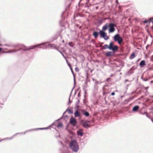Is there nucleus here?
Here are the masks:
<instances>
[{"label":"nucleus","mask_w":153,"mask_h":153,"mask_svg":"<svg viewBox=\"0 0 153 153\" xmlns=\"http://www.w3.org/2000/svg\"><path fill=\"white\" fill-rule=\"evenodd\" d=\"M115 25L112 23H110L108 24V23L105 24L102 27V30L99 31L100 36L101 38H102L104 39L107 40L109 39L108 37L106 36V33L104 32V31L106 30L108 27H109V33H112L114 32L115 29L114 28Z\"/></svg>","instance_id":"obj_1"},{"label":"nucleus","mask_w":153,"mask_h":153,"mask_svg":"<svg viewBox=\"0 0 153 153\" xmlns=\"http://www.w3.org/2000/svg\"><path fill=\"white\" fill-rule=\"evenodd\" d=\"M54 123H53L52 124H51V125L50 126H48V127H45V128H35V129H31L30 130H28L26 131H25L24 133H16L15 134L13 135V136L11 137L10 138H7L5 139H4V140L6 139V140H11L13 138V137L16 135H17L18 134H26V133H27V132L31 131H36L37 130H43V129H48L49 128V127L51 126H53L54 125Z\"/></svg>","instance_id":"obj_2"},{"label":"nucleus","mask_w":153,"mask_h":153,"mask_svg":"<svg viewBox=\"0 0 153 153\" xmlns=\"http://www.w3.org/2000/svg\"><path fill=\"white\" fill-rule=\"evenodd\" d=\"M70 146L73 151L76 152L79 150V147L78 145L75 140L71 141L70 143Z\"/></svg>","instance_id":"obj_3"},{"label":"nucleus","mask_w":153,"mask_h":153,"mask_svg":"<svg viewBox=\"0 0 153 153\" xmlns=\"http://www.w3.org/2000/svg\"><path fill=\"white\" fill-rule=\"evenodd\" d=\"M114 39L115 41H118V43L120 44L123 41L122 38L118 34H117L114 36Z\"/></svg>","instance_id":"obj_4"},{"label":"nucleus","mask_w":153,"mask_h":153,"mask_svg":"<svg viewBox=\"0 0 153 153\" xmlns=\"http://www.w3.org/2000/svg\"><path fill=\"white\" fill-rule=\"evenodd\" d=\"M109 47V49L110 50H112L114 51H116L118 49V46L117 45H114L113 43L112 42L110 43Z\"/></svg>","instance_id":"obj_5"},{"label":"nucleus","mask_w":153,"mask_h":153,"mask_svg":"<svg viewBox=\"0 0 153 153\" xmlns=\"http://www.w3.org/2000/svg\"><path fill=\"white\" fill-rule=\"evenodd\" d=\"M70 123L73 126H74L76 124V121L74 118H71L70 119Z\"/></svg>","instance_id":"obj_6"},{"label":"nucleus","mask_w":153,"mask_h":153,"mask_svg":"<svg viewBox=\"0 0 153 153\" xmlns=\"http://www.w3.org/2000/svg\"><path fill=\"white\" fill-rule=\"evenodd\" d=\"M90 123L89 121H86L84 123L83 126L86 128H87L90 127V125L89 124Z\"/></svg>","instance_id":"obj_7"},{"label":"nucleus","mask_w":153,"mask_h":153,"mask_svg":"<svg viewBox=\"0 0 153 153\" xmlns=\"http://www.w3.org/2000/svg\"><path fill=\"white\" fill-rule=\"evenodd\" d=\"M114 54V53L111 51H108L106 53L105 55L107 56H112Z\"/></svg>","instance_id":"obj_8"},{"label":"nucleus","mask_w":153,"mask_h":153,"mask_svg":"<svg viewBox=\"0 0 153 153\" xmlns=\"http://www.w3.org/2000/svg\"><path fill=\"white\" fill-rule=\"evenodd\" d=\"M77 134L78 135L82 136L83 135V133L82 130L81 129H80L77 131Z\"/></svg>","instance_id":"obj_9"},{"label":"nucleus","mask_w":153,"mask_h":153,"mask_svg":"<svg viewBox=\"0 0 153 153\" xmlns=\"http://www.w3.org/2000/svg\"><path fill=\"white\" fill-rule=\"evenodd\" d=\"M45 44V43H42V44H41L37 45H33L31 46L29 48H30V49H34L35 48L37 47L39 45H42L43 44Z\"/></svg>","instance_id":"obj_10"},{"label":"nucleus","mask_w":153,"mask_h":153,"mask_svg":"<svg viewBox=\"0 0 153 153\" xmlns=\"http://www.w3.org/2000/svg\"><path fill=\"white\" fill-rule=\"evenodd\" d=\"M43 46L44 47H45V48H55V47L54 46V45H52L51 44H48V45H43Z\"/></svg>","instance_id":"obj_11"},{"label":"nucleus","mask_w":153,"mask_h":153,"mask_svg":"<svg viewBox=\"0 0 153 153\" xmlns=\"http://www.w3.org/2000/svg\"><path fill=\"white\" fill-rule=\"evenodd\" d=\"M146 65V62L145 60H143L141 61L140 63V65L141 68L143 67V66Z\"/></svg>","instance_id":"obj_12"},{"label":"nucleus","mask_w":153,"mask_h":153,"mask_svg":"<svg viewBox=\"0 0 153 153\" xmlns=\"http://www.w3.org/2000/svg\"><path fill=\"white\" fill-rule=\"evenodd\" d=\"M99 33L100 34L99 32L98 33L97 32L94 31L93 33V35L95 38H96L98 37Z\"/></svg>","instance_id":"obj_13"},{"label":"nucleus","mask_w":153,"mask_h":153,"mask_svg":"<svg viewBox=\"0 0 153 153\" xmlns=\"http://www.w3.org/2000/svg\"><path fill=\"white\" fill-rule=\"evenodd\" d=\"M139 108V106L138 105H136L133 107L132 110L134 111H137Z\"/></svg>","instance_id":"obj_14"},{"label":"nucleus","mask_w":153,"mask_h":153,"mask_svg":"<svg viewBox=\"0 0 153 153\" xmlns=\"http://www.w3.org/2000/svg\"><path fill=\"white\" fill-rule=\"evenodd\" d=\"M80 115V113L79 111H77L75 112L74 113V116L75 117H79Z\"/></svg>","instance_id":"obj_15"},{"label":"nucleus","mask_w":153,"mask_h":153,"mask_svg":"<svg viewBox=\"0 0 153 153\" xmlns=\"http://www.w3.org/2000/svg\"><path fill=\"white\" fill-rule=\"evenodd\" d=\"M83 114L86 117H88L89 115V113L87 111L84 112Z\"/></svg>","instance_id":"obj_16"},{"label":"nucleus","mask_w":153,"mask_h":153,"mask_svg":"<svg viewBox=\"0 0 153 153\" xmlns=\"http://www.w3.org/2000/svg\"><path fill=\"white\" fill-rule=\"evenodd\" d=\"M109 46L105 44L104 45L103 48V49H105L107 48L109 49Z\"/></svg>","instance_id":"obj_17"},{"label":"nucleus","mask_w":153,"mask_h":153,"mask_svg":"<svg viewBox=\"0 0 153 153\" xmlns=\"http://www.w3.org/2000/svg\"><path fill=\"white\" fill-rule=\"evenodd\" d=\"M62 123H59L58 125L57 126V128H59L60 127H62Z\"/></svg>","instance_id":"obj_18"},{"label":"nucleus","mask_w":153,"mask_h":153,"mask_svg":"<svg viewBox=\"0 0 153 153\" xmlns=\"http://www.w3.org/2000/svg\"><path fill=\"white\" fill-rule=\"evenodd\" d=\"M135 57V53H132L131 56V59H133Z\"/></svg>","instance_id":"obj_19"},{"label":"nucleus","mask_w":153,"mask_h":153,"mask_svg":"<svg viewBox=\"0 0 153 153\" xmlns=\"http://www.w3.org/2000/svg\"><path fill=\"white\" fill-rule=\"evenodd\" d=\"M149 23H150V22H152L153 24V18H150L149 19Z\"/></svg>","instance_id":"obj_20"},{"label":"nucleus","mask_w":153,"mask_h":153,"mask_svg":"<svg viewBox=\"0 0 153 153\" xmlns=\"http://www.w3.org/2000/svg\"><path fill=\"white\" fill-rule=\"evenodd\" d=\"M70 69H71V72H72V74H73V75H74V82L75 83V76H74V72L73 71V70H72V69L71 67H70Z\"/></svg>","instance_id":"obj_21"},{"label":"nucleus","mask_w":153,"mask_h":153,"mask_svg":"<svg viewBox=\"0 0 153 153\" xmlns=\"http://www.w3.org/2000/svg\"><path fill=\"white\" fill-rule=\"evenodd\" d=\"M101 83V82L99 81H96L95 84L96 85L100 84Z\"/></svg>","instance_id":"obj_22"},{"label":"nucleus","mask_w":153,"mask_h":153,"mask_svg":"<svg viewBox=\"0 0 153 153\" xmlns=\"http://www.w3.org/2000/svg\"><path fill=\"white\" fill-rule=\"evenodd\" d=\"M30 49L29 48H26L25 47V49H22V50L23 51H27V50H29Z\"/></svg>","instance_id":"obj_23"},{"label":"nucleus","mask_w":153,"mask_h":153,"mask_svg":"<svg viewBox=\"0 0 153 153\" xmlns=\"http://www.w3.org/2000/svg\"><path fill=\"white\" fill-rule=\"evenodd\" d=\"M68 112L69 114H71L72 113V111H71V110L70 109H69L68 111Z\"/></svg>","instance_id":"obj_24"},{"label":"nucleus","mask_w":153,"mask_h":153,"mask_svg":"<svg viewBox=\"0 0 153 153\" xmlns=\"http://www.w3.org/2000/svg\"><path fill=\"white\" fill-rule=\"evenodd\" d=\"M149 20H145L144 21H143V22L144 23H146L148 22H149Z\"/></svg>","instance_id":"obj_25"},{"label":"nucleus","mask_w":153,"mask_h":153,"mask_svg":"<svg viewBox=\"0 0 153 153\" xmlns=\"http://www.w3.org/2000/svg\"><path fill=\"white\" fill-rule=\"evenodd\" d=\"M5 45L8 46L9 47H14L13 45Z\"/></svg>","instance_id":"obj_26"},{"label":"nucleus","mask_w":153,"mask_h":153,"mask_svg":"<svg viewBox=\"0 0 153 153\" xmlns=\"http://www.w3.org/2000/svg\"><path fill=\"white\" fill-rule=\"evenodd\" d=\"M60 53L62 55V56H63V57L65 58H66V57L64 56V55L61 52V51H60Z\"/></svg>","instance_id":"obj_27"},{"label":"nucleus","mask_w":153,"mask_h":153,"mask_svg":"<svg viewBox=\"0 0 153 153\" xmlns=\"http://www.w3.org/2000/svg\"><path fill=\"white\" fill-rule=\"evenodd\" d=\"M12 52H13V51H12V52H10V51L5 52V51H4V52H3V53H9Z\"/></svg>","instance_id":"obj_28"},{"label":"nucleus","mask_w":153,"mask_h":153,"mask_svg":"<svg viewBox=\"0 0 153 153\" xmlns=\"http://www.w3.org/2000/svg\"><path fill=\"white\" fill-rule=\"evenodd\" d=\"M115 93L114 92H112L111 93V95H112V96H114L115 95Z\"/></svg>","instance_id":"obj_29"},{"label":"nucleus","mask_w":153,"mask_h":153,"mask_svg":"<svg viewBox=\"0 0 153 153\" xmlns=\"http://www.w3.org/2000/svg\"><path fill=\"white\" fill-rule=\"evenodd\" d=\"M75 70L76 71H77L78 70V69L77 68H75Z\"/></svg>","instance_id":"obj_30"},{"label":"nucleus","mask_w":153,"mask_h":153,"mask_svg":"<svg viewBox=\"0 0 153 153\" xmlns=\"http://www.w3.org/2000/svg\"><path fill=\"white\" fill-rule=\"evenodd\" d=\"M67 64H68V65L70 67V68L71 67V65L69 63H68Z\"/></svg>","instance_id":"obj_31"},{"label":"nucleus","mask_w":153,"mask_h":153,"mask_svg":"<svg viewBox=\"0 0 153 153\" xmlns=\"http://www.w3.org/2000/svg\"><path fill=\"white\" fill-rule=\"evenodd\" d=\"M71 43H69V45L71 46H72V45H71Z\"/></svg>","instance_id":"obj_32"},{"label":"nucleus","mask_w":153,"mask_h":153,"mask_svg":"<svg viewBox=\"0 0 153 153\" xmlns=\"http://www.w3.org/2000/svg\"><path fill=\"white\" fill-rule=\"evenodd\" d=\"M65 59H66V62H67V63H68V60L67 59H66V58H65Z\"/></svg>","instance_id":"obj_33"},{"label":"nucleus","mask_w":153,"mask_h":153,"mask_svg":"<svg viewBox=\"0 0 153 153\" xmlns=\"http://www.w3.org/2000/svg\"><path fill=\"white\" fill-rule=\"evenodd\" d=\"M59 143H60L62 145V142H60Z\"/></svg>","instance_id":"obj_34"},{"label":"nucleus","mask_w":153,"mask_h":153,"mask_svg":"<svg viewBox=\"0 0 153 153\" xmlns=\"http://www.w3.org/2000/svg\"><path fill=\"white\" fill-rule=\"evenodd\" d=\"M145 113L146 114V117H148L147 114L146 113Z\"/></svg>","instance_id":"obj_35"},{"label":"nucleus","mask_w":153,"mask_h":153,"mask_svg":"<svg viewBox=\"0 0 153 153\" xmlns=\"http://www.w3.org/2000/svg\"><path fill=\"white\" fill-rule=\"evenodd\" d=\"M2 50V48H0V51Z\"/></svg>","instance_id":"obj_36"},{"label":"nucleus","mask_w":153,"mask_h":153,"mask_svg":"<svg viewBox=\"0 0 153 153\" xmlns=\"http://www.w3.org/2000/svg\"><path fill=\"white\" fill-rule=\"evenodd\" d=\"M69 102H70V98H69Z\"/></svg>","instance_id":"obj_37"},{"label":"nucleus","mask_w":153,"mask_h":153,"mask_svg":"<svg viewBox=\"0 0 153 153\" xmlns=\"http://www.w3.org/2000/svg\"><path fill=\"white\" fill-rule=\"evenodd\" d=\"M78 102H79V100H78Z\"/></svg>","instance_id":"obj_38"},{"label":"nucleus","mask_w":153,"mask_h":153,"mask_svg":"<svg viewBox=\"0 0 153 153\" xmlns=\"http://www.w3.org/2000/svg\"><path fill=\"white\" fill-rule=\"evenodd\" d=\"M151 97H152L153 98V96H151Z\"/></svg>","instance_id":"obj_39"},{"label":"nucleus","mask_w":153,"mask_h":153,"mask_svg":"<svg viewBox=\"0 0 153 153\" xmlns=\"http://www.w3.org/2000/svg\"><path fill=\"white\" fill-rule=\"evenodd\" d=\"M62 42H64V41L63 40V41H62Z\"/></svg>","instance_id":"obj_40"},{"label":"nucleus","mask_w":153,"mask_h":153,"mask_svg":"<svg viewBox=\"0 0 153 153\" xmlns=\"http://www.w3.org/2000/svg\"><path fill=\"white\" fill-rule=\"evenodd\" d=\"M152 122H153V120H152Z\"/></svg>","instance_id":"obj_41"},{"label":"nucleus","mask_w":153,"mask_h":153,"mask_svg":"<svg viewBox=\"0 0 153 153\" xmlns=\"http://www.w3.org/2000/svg\"><path fill=\"white\" fill-rule=\"evenodd\" d=\"M152 122H153V120H152Z\"/></svg>","instance_id":"obj_42"},{"label":"nucleus","mask_w":153,"mask_h":153,"mask_svg":"<svg viewBox=\"0 0 153 153\" xmlns=\"http://www.w3.org/2000/svg\"><path fill=\"white\" fill-rule=\"evenodd\" d=\"M1 45L0 44V45Z\"/></svg>","instance_id":"obj_43"},{"label":"nucleus","mask_w":153,"mask_h":153,"mask_svg":"<svg viewBox=\"0 0 153 153\" xmlns=\"http://www.w3.org/2000/svg\"><path fill=\"white\" fill-rule=\"evenodd\" d=\"M1 141H0V142Z\"/></svg>","instance_id":"obj_44"}]
</instances>
